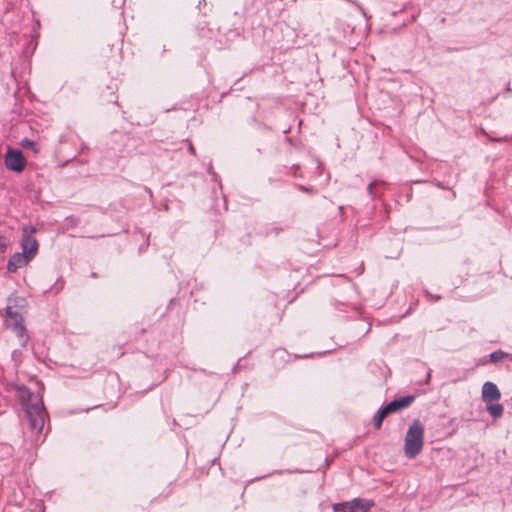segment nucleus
Masks as SVG:
<instances>
[{"label":"nucleus","mask_w":512,"mask_h":512,"mask_svg":"<svg viewBox=\"0 0 512 512\" xmlns=\"http://www.w3.org/2000/svg\"><path fill=\"white\" fill-rule=\"evenodd\" d=\"M18 397L28 419L29 430L33 435L40 434L48 417L42 397L26 387L19 388Z\"/></svg>","instance_id":"nucleus-1"},{"label":"nucleus","mask_w":512,"mask_h":512,"mask_svg":"<svg viewBox=\"0 0 512 512\" xmlns=\"http://www.w3.org/2000/svg\"><path fill=\"white\" fill-rule=\"evenodd\" d=\"M6 167L15 172H22L26 167V159L20 150L9 148L5 155Z\"/></svg>","instance_id":"nucleus-7"},{"label":"nucleus","mask_w":512,"mask_h":512,"mask_svg":"<svg viewBox=\"0 0 512 512\" xmlns=\"http://www.w3.org/2000/svg\"><path fill=\"white\" fill-rule=\"evenodd\" d=\"M373 187H374V183H370V184L368 185V188H367V189H368V192H369V194H370L371 196H373Z\"/></svg>","instance_id":"nucleus-13"},{"label":"nucleus","mask_w":512,"mask_h":512,"mask_svg":"<svg viewBox=\"0 0 512 512\" xmlns=\"http://www.w3.org/2000/svg\"><path fill=\"white\" fill-rule=\"evenodd\" d=\"M21 145L25 149H31L34 153L38 152L37 144L28 138H24L21 141Z\"/></svg>","instance_id":"nucleus-12"},{"label":"nucleus","mask_w":512,"mask_h":512,"mask_svg":"<svg viewBox=\"0 0 512 512\" xmlns=\"http://www.w3.org/2000/svg\"><path fill=\"white\" fill-rule=\"evenodd\" d=\"M35 232L36 229L31 225L23 227L21 240L22 253L29 256L31 260L36 256L39 247L36 238L33 236Z\"/></svg>","instance_id":"nucleus-5"},{"label":"nucleus","mask_w":512,"mask_h":512,"mask_svg":"<svg viewBox=\"0 0 512 512\" xmlns=\"http://www.w3.org/2000/svg\"><path fill=\"white\" fill-rule=\"evenodd\" d=\"M5 324L6 327L11 329L19 338L20 345L25 347L29 340V336L24 326V319L22 315L11 306L6 308Z\"/></svg>","instance_id":"nucleus-4"},{"label":"nucleus","mask_w":512,"mask_h":512,"mask_svg":"<svg viewBox=\"0 0 512 512\" xmlns=\"http://www.w3.org/2000/svg\"><path fill=\"white\" fill-rule=\"evenodd\" d=\"M424 446V426L419 420H414L407 430L404 442V454L408 459L418 456Z\"/></svg>","instance_id":"nucleus-2"},{"label":"nucleus","mask_w":512,"mask_h":512,"mask_svg":"<svg viewBox=\"0 0 512 512\" xmlns=\"http://www.w3.org/2000/svg\"><path fill=\"white\" fill-rule=\"evenodd\" d=\"M414 399H415V397L413 395H407V396L395 399V400L391 401L390 403H388L384 407L385 412L392 414V413L398 412L404 408H407L408 406H410L413 403Z\"/></svg>","instance_id":"nucleus-8"},{"label":"nucleus","mask_w":512,"mask_h":512,"mask_svg":"<svg viewBox=\"0 0 512 512\" xmlns=\"http://www.w3.org/2000/svg\"><path fill=\"white\" fill-rule=\"evenodd\" d=\"M30 261L29 256H26L22 252H17L10 257L7 263V270L9 272H16L19 268L26 266Z\"/></svg>","instance_id":"nucleus-9"},{"label":"nucleus","mask_w":512,"mask_h":512,"mask_svg":"<svg viewBox=\"0 0 512 512\" xmlns=\"http://www.w3.org/2000/svg\"><path fill=\"white\" fill-rule=\"evenodd\" d=\"M390 415L388 412H385V408L383 407L378 413L374 416V426L376 429H380L383 419Z\"/></svg>","instance_id":"nucleus-11"},{"label":"nucleus","mask_w":512,"mask_h":512,"mask_svg":"<svg viewBox=\"0 0 512 512\" xmlns=\"http://www.w3.org/2000/svg\"><path fill=\"white\" fill-rule=\"evenodd\" d=\"M373 506V502L355 498L349 502L334 504L335 512H368Z\"/></svg>","instance_id":"nucleus-6"},{"label":"nucleus","mask_w":512,"mask_h":512,"mask_svg":"<svg viewBox=\"0 0 512 512\" xmlns=\"http://www.w3.org/2000/svg\"><path fill=\"white\" fill-rule=\"evenodd\" d=\"M489 358H490L491 362L496 363V362L506 359V358L512 360V355L499 350V351L492 352L489 355Z\"/></svg>","instance_id":"nucleus-10"},{"label":"nucleus","mask_w":512,"mask_h":512,"mask_svg":"<svg viewBox=\"0 0 512 512\" xmlns=\"http://www.w3.org/2000/svg\"><path fill=\"white\" fill-rule=\"evenodd\" d=\"M501 398L500 390L493 382L487 381L482 386V400L486 404L487 411L494 418L503 415V405L498 403Z\"/></svg>","instance_id":"nucleus-3"},{"label":"nucleus","mask_w":512,"mask_h":512,"mask_svg":"<svg viewBox=\"0 0 512 512\" xmlns=\"http://www.w3.org/2000/svg\"><path fill=\"white\" fill-rule=\"evenodd\" d=\"M300 190H302V191H304V192H308V193H312V192H313V191H312V189H310V188H306V187H304V186H300Z\"/></svg>","instance_id":"nucleus-14"},{"label":"nucleus","mask_w":512,"mask_h":512,"mask_svg":"<svg viewBox=\"0 0 512 512\" xmlns=\"http://www.w3.org/2000/svg\"><path fill=\"white\" fill-rule=\"evenodd\" d=\"M189 151L190 153L195 154V149L192 144L189 145Z\"/></svg>","instance_id":"nucleus-15"}]
</instances>
